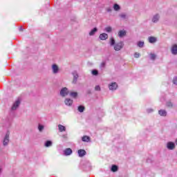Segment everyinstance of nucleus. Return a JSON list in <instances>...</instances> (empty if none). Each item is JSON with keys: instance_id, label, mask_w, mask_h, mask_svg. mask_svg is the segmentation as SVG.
I'll return each instance as SVG.
<instances>
[{"instance_id": "obj_1", "label": "nucleus", "mask_w": 177, "mask_h": 177, "mask_svg": "<svg viewBox=\"0 0 177 177\" xmlns=\"http://www.w3.org/2000/svg\"><path fill=\"white\" fill-rule=\"evenodd\" d=\"M124 48V42L120 41L116 44H115L114 50L118 52V50H121Z\"/></svg>"}, {"instance_id": "obj_2", "label": "nucleus", "mask_w": 177, "mask_h": 177, "mask_svg": "<svg viewBox=\"0 0 177 177\" xmlns=\"http://www.w3.org/2000/svg\"><path fill=\"white\" fill-rule=\"evenodd\" d=\"M68 93H69L68 89L66 87L63 88L60 91V95L63 97H64L65 96H67V95H68Z\"/></svg>"}, {"instance_id": "obj_3", "label": "nucleus", "mask_w": 177, "mask_h": 177, "mask_svg": "<svg viewBox=\"0 0 177 177\" xmlns=\"http://www.w3.org/2000/svg\"><path fill=\"white\" fill-rule=\"evenodd\" d=\"M9 135L10 133L8 131L6 133V136L3 139V146H8V145L9 144Z\"/></svg>"}, {"instance_id": "obj_4", "label": "nucleus", "mask_w": 177, "mask_h": 177, "mask_svg": "<svg viewBox=\"0 0 177 177\" xmlns=\"http://www.w3.org/2000/svg\"><path fill=\"white\" fill-rule=\"evenodd\" d=\"M109 88L110 91H115L118 88V84L116 82L111 83L109 84Z\"/></svg>"}, {"instance_id": "obj_5", "label": "nucleus", "mask_w": 177, "mask_h": 177, "mask_svg": "<svg viewBox=\"0 0 177 177\" xmlns=\"http://www.w3.org/2000/svg\"><path fill=\"white\" fill-rule=\"evenodd\" d=\"M99 38L101 39V41H106V39L109 38V35L106 33H102L100 35Z\"/></svg>"}, {"instance_id": "obj_6", "label": "nucleus", "mask_w": 177, "mask_h": 177, "mask_svg": "<svg viewBox=\"0 0 177 177\" xmlns=\"http://www.w3.org/2000/svg\"><path fill=\"white\" fill-rule=\"evenodd\" d=\"M52 70L53 74H57V73H59V66L56 64H53Z\"/></svg>"}, {"instance_id": "obj_7", "label": "nucleus", "mask_w": 177, "mask_h": 177, "mask_svg": "<svg viewBox=\"0 0 177 177\" xmlns=\"http://www.w3.org/2000/svg\"><path fill=\"white\" fill-rule=\"evenodd\" d=\"M73 84H77V81L78 80V73H77V71H74L73 73Z\"/></svg>"}, {"instance_id": "obj_8", "label": "nucleus", "mask_w": 177, "mask_h": 177, "mask_svg": "<svg viewBox=\"0 0 177 177\" xmlns=\"http://www.w3.org/2000/svg\"><path fill=\"white\" fill-rule=\"evenodd\" d=\"M172 55H177V44H174L171 46V49Z\"/></svg>"}, {"instance_id": "obj_9", "label": "nucleus", "mask_w": 177, "mask_h": 177, "mask_svg": "<svg viewBox=\"0 0 177 177\" xmlns=\"http://www.w3.org/2000/svg\"><path fill=\"white\" fill-rule=\"evenodd\" d=\"M167 149L169 150H174V149H175V143L172 142H169L167 143Z\"/></svg>"}, {"instance_id": "obj_10", "label": "nucleus", "mask_w": 177, "mask_h": 177, "mask_svg": "<svg viewBox=\"0 0 177 177\" xmlns=\"http://www.w3.org/2000/svg\"><path fill=\"white\" fill-rule=\"evenodd\" d=\"M64 156H71V154H73V150L70 148L66 149L64 151Z\"/></svg>"}, {"instance_id": "obj_11", "label": "nucleus", "mask_w": 177, "mask_h": 177, "mask_svg": "<svg viewBox=\"0 0 177 177\" xmlns=\"http://www.w3.org/2000/svg\"><path fill=\"white\" fill-rule=\"evenodd\" d=\"M20 106V100H17L14 104L12 105V110H16V109L18 108V106Z\"/></svg>"}, {"instance_id": "obj_12", "label": "nucleus", "mask_w": 177, "mask_h": 177, "mask_svg": "<svg viewBox=\"0 0 177 177\" xmlns=\"http://www.w3.org/2000/svg\"><path fill=\"white\" fill-rule=\"evenodd\" d=\"M77 153L79 154V157H84V156H85L86 154V151H85L84 149H79L77 151Z\"/></svg>"}, {"instance_id": "obj_13", "label": "nucleus", "mask_w": 177, "mask_h": 177, "mask_svg": "<svg viewBox=\"0 0 177 177\" xmlns=\"http://www.w3.org/2000/svg\"><path fill=\"white\" fill-rule=\"evenodd\" d=\"M64 103L66 106H72L73 105V100L69 98H66Z\"/></svg>"}, {"instance_id": "obj_14", "label": "nucleus", "mask_w": 177, "mask_h": 177, "mask_svg": "<svg viewBox=\"0 0 177 177\" xmlns=\"http://www.w3.org/2000/svg\"><path fill=\"white\" fill-rule=\"evenodd\" d=\"M125 35H127V31L125 30H120L118 32V36L120 38H122V37H125Z\"/></svg>"}, {"instance_id": "obj_15", "label": "nucleus", "mask_w": 177, "mask_h": 177, "mask_svg": "<svg viewBox=\"0 0 177 177\" xmlns=\"http://www.w3.org/2000/svg\"><path fill=\"white\" fill-rule=\"evenodd\" d=\"M149 42L150 44H155V42H157V38L154 37H149Z\"/></svg>"}, {"instance_id": "obj_16", "label": "nucleus", "mask_w": 177, "mask_h": 177, "mask_svg": "<svg viewBox=\"0 0 177 177\" xmlns=\"http://www.w3.org/2000/svg\"><path fill=\"white\" fill-rule=\"evenodd\" d=\"M158 20H160V15H158V14H157L155 16H153V17L152 19V21H153V23H157V21H158Z\"/></svg>"}, {"instance_id": "obj_17", "label": "nucleus", "mask_w": 177, "mask_h": 177, "mask_svg": "<svg viewBox=\"0 0 177 177\" xmlns=\"http://www.w3.org/2000/svg\"><path fill=\"white\" fill-rule=\"evenodd\" d=\"M58 129H59V132H66V127H64L62 124L58 125Z\"/></svg>"}, {"instance_id": "obj_18", "label": "nucleus", "mask_w": 177, "mask_h": 177, "mask_svg": "<svg viewBox=\"0 0 177 177\" xmlns=\"http://www.w3.org/2000/svg\"><path fill=\"white\" fill-rule=\"evenodd\" d=\"M158 113L160 115H162L163 117H165L167 116V111L164 109H160L159 111H158Z\"/></svg>"}, {"instance_id": "obj_19", "label": "nucleus", "mask_w": 177, "mask_h": 177, "mask_svg": "<svg viewBox=\"0 0 177 177\" xmlns=\"http://www.w3.org/2000/svg\"><path fill=\"white\" fill-rule=\"evenodd\" d=\"M82 142H89V140H91V138H89V136H84L82 138Z\"/></svg>"}, {"instance_id": "obj_20", "label": "nucleus", "mask_w": 177, "mask_h": 177, "mask_svg": "<svg viewBox=\"0 0 177 177\" xmlns=\"http://www.w3.org/2000/svg\"><path fill=\"white\" fill-rule=\"evenodd\" d=\"M111 171H112V172H117V171H118V167L115 165H113Z\"/></svg>"}, {"instance_id": "obj_21", "label": "nucleus", "mask_w": 177, "mask_h": 177, "mask_svg": "<svg viewBox=\"0 0 177 177\" xmlns=\"http://www.w3.org/2000/svg\"><path fill=\"white\" fill-rule=\"evenodd\" d=\"M97 32V28H94L93 30H91V31L89 32V35L92 36L94 34H95V32Z\"/></svg>"}, {"instance_id": "obj_22", "label": "nucleus", "mask_w": 177, "mask_h": 177, "mask_svg": "<svg viewBox=\"0 0 177 177\" xmlns=\"http://www.w3.org/2000/svg\"><path fill=\"white\" fill-rule=\"evenodd\" d=\"M70 96L71 97L75 98V97H77V96H78V93H77V92H71L70 93Z\"/></svg>"}, {"instance_id": "obj_23", "label": "nucleus", "mask_w": 177, "mask_h": 177, "mask_svg": "<svg viewBox=\"0 0 177 177\" xmlns=\"http://www.w3.org/2000/svg\"><path fill=\"white\" fill-rule=\"evenodd\" d=\"M151 60H156V57H157V55L154 53L149 54Z\"/></svg>"}, {"instance_id": "obj_24", "label": "nucleus", "mask_w": 177, "mask_h": 177, "mask_svg": "<svg viewBox=\"0 0 177 177\" xmlns=\"http://www.w3.org/2000/svg\"><path fill=\"white\" fill-rule=\"evenodd\" d=\"M84 110H85V106H79L78 111H80V113H84Z\"/></svg>"}, {"instance_id": "obj_25", "label": "nucleus", "mask_w": 177, "mask_h": 177, "mask_svg": "<svg viewBox=\"0 0 177 177\" xmlns=\"http://www.w3.org/2000/svg\"><path fill=\"white\" fill-rule=\"evenodd\" d=\"M45 146L46 147H50V146H52V141L50 140L46 141L45 143Z\"/></svg>"}, {"instance_id": "obj_26", "label": "nucleus", "mask_w": 177, "mask_h": 177, "mask_svg": "<svg viewBox=\"0 0 177 177\" xmlns=\"http://www.w3.org/2000/svg\"><path fill=\"white\" fill-rule=\"evenodd\" d=\"M113 9H114V10H120V9H121V8L120 7V6L118 4H114Z\"/></svg>"}, {"instance_id": "obj_27", "label": "nucleus", "mask_w": 177, "mask_h": 177, "mask_svg": "<svg viewBox=\"0 0 177 177\" xmlns=\"http://www.w3.org/2000/svg\"><path fill=\"white\" fill-rule=\"evenodd\" d=\"M144 46H145V42L143 41H139L138 43V46H139V48H143Z\"/></svg>"}, {"instance_id": "obj_28", "label": "nucleus", "mask_w": 177, "mask_h": 177, "mask_svg": "<svg viewBox=\"0 0 177 177\" xmlns=\"http://www.w3.org/2000/svg\"><path fill=\"white\" fill-rule=\"evenodd\" d=\"M105 31L106 32H111V31H112L111 27L109 26V27L105 28Z\"/></svg>"}, {"instance_id": "obj_29", "label": "nucleus", "mask_w": 177, "mask_h": 177, "mask_svg": "<svg viewBox=\"0 0 177 177\" xmlns=\"http://www.w3.org/2000/svg\"><path fill=\"white\" fill-rule=\"evenodd\" d=\"M120 17L125 19H127V15L125 13H122L120 15Z\"/></svg>"}, {"instance_id": "obj_30", "label": "nucleus", "mask_w": 177, "mask_h": 177, "mask_svg": "<svg viewBox=\"0 0 177 177\" xmlns=\"http://www.w3.org/2000/svg\"><path fill=\"white\" fill-rule=\"evenodd\" d=\"M92 74L93 75H97L99 74V72L97 71V70H93Z\"/></svg>"}, {"instance_id": "obj_31", "label": "nucleus", "mask_w": 177, "mask_h": 177, "mask_svg": "<svg viewBox=\"0 0 177 177\" xmlns=\"http://www.w3.org/2000/svg\"><path fill=\"white\" fill-rule=\"evenodd\" d=\"M38 129L39 132H42V131H44V126L39 124Z\"/></svg>"}, {"instance_id": "obj_32", "label": "nucleus", "mask_w": 177, "mask_h": 177, "mask_svg": "<svg viewBox=\"0 0 177 177\" xmlns=\"http://www.w3.org/2000/svg\"><path fill=\"white\" fill-rule=\"evenodd\" d=\"M115 40L114 39V38H111V46H113V45H115Z\"/></svg>"}, {"instance_id": "obj_33", "label": "nucleus", "mask_w": 177, "mask_h": 177, "mask_svg": "<svg viewBox=\"0 0 177 177\" xmlns=\"http://www.w3.org/2000/svg\"><path fill=\"white\" fill-rule=\"evenodd\" d=\"M166 106L167 107H172V106H173L172 102H167Z\"/></svg>"}, {"instance_id": "obj_34", "label": "nucleus", "mask_w": 177, "mask_h": 177, "mask_svg": "<svg viewBox=\"0 0 177 177\" xmlns=\"http://www.w3.org/2000/svg\"><path fill=\"white\" fill-rule=\"evenodd\" d=\"M140 56V54H139V53H136L134 54V57H136V59L139 58Z\"/></svg>"}, {"instance_id": "obj_35", "label": "nucleus", "mask_w": 177, "mask_h": 177, "mask_svg": "<svg viewBox=\"0 0 177 177\" xmlns=\"http://www.w3.org/2000/svg\"><path fill=\"white\" fill-rule=\"evenodd\" d=\"M173 84H174V85H177V77H174L173 80Z\"/></svg>"}, {"instance_id": "obj_36", "label": "nucleus", "mask_w": 177, "mask_h": 177, "mask_svg": "<svg viewBox=\"0 0 177 177\" xmlns=\"http://www.w3.org/2000/svg\"><path fill=\"white\" fill-rule=\"evenodd\" d=\"M95 91H100V86H95Z\"/></svg>"}, {"instance_id": "obj_37", "label": "nucleus", "mask_w": 177, "mask_h": 177, "mask_svg": "<svg viewBox=\"0 0 177 177\" xmlns=\"http://www.w3.org/2000/svg\"><path fill=\"white\" fill-rule=\"evenodd\" d=\"M62 138H63L64 139H67V134H64V135H62Z\"/></svg>"}, {"instance_id": "obj_38", "label": "nucleus", "mask_w": 177, "mask_h": 177, "mask_svg": "<svg viewBox=\"0 0 177 177\" xmlns=\"http://www.w3.org/2000/svg\"><path fill=\"white\" fill-rule=\"evenodd\" d=\"M147 112L148 113H153V109H147Z\"/></svg>"}, {"instance_id": "obj_39", "label": "nucleus", "mask_w": 177, "mask_h": 177, "mask_svg": "<svg viewBox=\"0 0 177 177\" xmlns=\"http://www.w3.org/2000/svg\"><path fill=\"white\" fill-rule=\"evenodd\" d=\"M101 66H102V67H104V66H106V62H102L101 64Z\"/></svg>"}, {"instance_id": "obj_40", "label": "nucleus", "mask_w": 177, "mask_h": 177, "mask_svg": "<svg viewBox=\"0 0 177 177\" xmlns=\"http://www.w3.org/2000/svg\"><path fill=\"white\" fill-rule=\"evenodd\" d=\"M19 31H23V27H22V26H21V27L19 28Z\"/></svg>"}, {"instance_id": "obj_41", "label": "nucleus", "mask_w": 177, "mask_h": 177, "mask_svg": "<svg viewBox=\"0 0 177 177\" xmlns=\"http://www.w3.org/2000/svg\"><path fill=\"white\" fill-rule=\"evenodd\" d=\"M107 12H111V9L108 8V9H107Z\"/></svg>"}, {"instance_id": "obj_42", "label": "nucleus", "mask_w": 177, "mask_h": 177, "mask_svg": "<svg viewBox=\"0 0 177 177\" xmlns=\"http://www.w3.org/2000/svg\"><path fill=\"white\" fill-rule=\"evenodd\" d=\"M176 143H177V140H176Z\"/></svg>"}]
</instances>
